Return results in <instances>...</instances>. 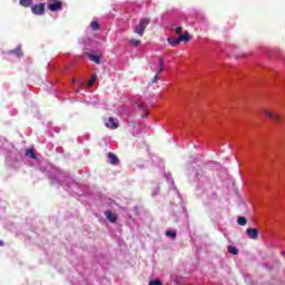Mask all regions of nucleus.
Listing matches in <instances>:
<instances>
[{
  "label": "nucleus",
  "instance_id": "obj_20",
  "mask_svg": "<svg viewBox=\"0 0 285 285\" xmlns=\"http://www.w3.org/2000/svg\"><path fill=\"white\" fill-rule=\"evenodd\" d=\"M91 28H92L94 31H98V30H99V24H98V22H97V21H92V22H91Z\"/></svg>",
  "mask_w": 285,
  "mask_h": 285
},
{
  "label": "nucleus",
  "instance_id": "obj_24",
  "mask_svg": "<svg viewBox=\"0 0 285 285\" xmlns=\"http://www.w3.org/2000/svg\"><path fill=\"white\" fill-rule=\"evenodd\" d=\"M181 31H183V27H177L176 33L179 35V36H181Z\"/></svg>",
  "mask_w": 285,
  "mask_h": 285
},
{
  "label": "nucleus",
  "instance_id": "obj_22",
  "mask_svg": "<svg viewBox=\"0 0 285 285\" xmlns=\"http://www.w3.org/2000/svg\"><path fill=\"white\" fill-rule=\"evenodd\" d=\"M148 285H164L159 279L156 281H149Z\"/></svg>",
  "mask_w": 285,
  "mask_h": 285
},
{
  "label": "nucleus",
  "instance_id": "obj_8",
  "mask_svg": "<svg viewBox=\"0 0 285 285\" xmlns=\"http://www.w3.org/2000/svg\"><path fill=\"white\" fill-rule=\"evenodd\" d=\"M107 157H109V164L114 166L119 164V159L114 153L109 151V154H107Z\"/></svg>",
  "mask_w": 285,
  "mask_h": 285
},
{
  "label": "nucleus",
  "instance_id": "obj_10",
  "mask_svg": "<svg viewBox=\"0 0 285 285\" xmlns=\"http://www.w3.org/2000/svg\"><path fill=\"white\" fill-rule=\"evenodd\" d=\"M167 41H168V43H169L171 47H177V46H179V43H180L179 38L169 37V38L167 39Z\"/></svg>",
  "mask_w": 285,
  "mask_h": 285
},
{
  "label": "nucleus",
  "instance_id": "obj_6",
  "mask_svg": "<svg viewBox=\"0 0 285 285\" xmlns=\"http://www.w3.org/2000/svg\"><path fill=\"white\" fill-rule=\"evenodd\" d=\"M55 2H51L50 4H48V9L51 11V12H57V11H60L62 10V2L60 1H57V0H53Z\"/></svg>",
  "mask_w": 285,
  "mask_h": 285
},
{
  "label": "nucleus",
  "instance_id": "obj_1",
  "mask_svg": "<svg viewBox=\"0 0 285 285\" xmlns=\"http://www.w3.org/2000/svg\"><path fill=\"white\" fill-rule=\"evenodd\" d=\"M151 18L147 17L139 21L135 27V33L144 37L147 27L150 24Z\"/></svg>",
  "mask_w": 285,
  "mask_h": 285
},
{
  "label": "nucleus",
  "instance_id": "obj_14",
  "mask_svg": "<svg viewBox=\"0 0 285 285\" xmlns=\"http://www.w3.org/2000/svg\"><path fill=\"white\" fill-rule=\"evenodd\" d=\"M227 252L234 256L238 255L239 250L237 249V247L234 246H228L227 247Z\"/></svg>",
  "mask_w": 285,
  "mask_h": 285
},
{
  "label": "nucleus",
  "instance_id": "obj_23",
  "mask_svg": "<svg viewBox=\"0 0 285 285\" xmlns=\"http://www.w3.org/2000/svg\"><path fill=\"white\" fill-rule=\"evenodd\" d=\"M159 80V73H156V76L154 77V79H151L150 83L154 85Z\"/></svg>",
  "mask_w": 285,
  "mask_h": 285
},
{
  "label": "nucleus",
  "instance_id": "obj_16",
  "mask_svg": "<svg viewBox=\"0 0 285 285\" xmlns=\"http://www.w3.org/2000/svg\"><path fill=\"white\" fill-rule=\"evenodd\" d=\"M166 237H171V239H176L177 234L174 230H166Z\"/></svg>",
  "mask_w": 285,
  "mask_h": 285
},
{
  "label": "nucleus",
  "instance_id": "obj_17",
  "mask_svg": "<svg viewBox=\"0 0 285 285\" xmlns=\"http://www.w3.org/2000/svg\"><path fill=\"white\" fill-rule=\"evenodd\" d=\"M237 222H238V225L240 226H245L247 224V220L244 216H239Z\"/></svg>",
  "mask_w": 285,
  "mask_h": 285
},
{
  "label": "nucleus",
  "instance_id": "obj_27",
  "mask_svg": "<svg viewBox=\"0 0 285 285\" xmlns=\"http://www.w3.org/2000/svg\"><path fill=\"white\" fill-rule=\"evenodd\" d=\"M146 117H148V114L141 115V118H146Z\"/></svg>",
  "mask_w": 285,
  "mask_h": 285
},
{
  "label": "nucleus",
  "instance_id": "obj_19",
  "mask_svg": "<svg viewBox=\"0 0 285 285\" xmlns=\"http://www.w3.org/2000/svg\"><path fill=\"white\" fill-rule=\"evenodd\" d=\"M26 156L27 157L31 156V158H33V159L37 158V155L33 153L32 149H28L27 153H26Z\"/></svg>",
  "mask_w": 285,
  "mask_h": 285
},
{
  "label": "nucleus",
  "instance_id": "obj_2",
  "mask_svg": "<svg viewBox=\"0 0 285 285\" xmlns=\"http://www.w3.org/2000/svg\"><path fill=\"white\" fill-rule=\"evenodd\" d=\"M151 18L147 17L139 21L135 27V33L144 37L147 27L150 24Z\"/></svg>",
  "mask_w": 285,
  "mask_h": 285
},
{
  "label": "nucleus",
  "instance_id": "obj_12",
  "mask_svg": "<svg viewBox=\"0 0 285 285\" xmlns=\"http://www.w3.org/2000/svg\"><path fill=\"white\" fill-rule=\"evenodd\" d=\"M178 39L180 42L181 41L188 42L190 41L191 37H190V33L186 31L185 35H179Z\"/></svg>",
  "mask_w": 285,
  "mask_h": 285
},
{
  "label": "nucleus",
  "instance_id": "obj_4",
  "mask_svg": "<svg viewBox=\"0 0 285 285\" xmlns=\"http://www.w3.org/2000/svg\"><path fill=\"white\" fill-rule=\"evenodd\" d=\"M31 12L36 16H42L46 12V6L43 4V2H39V4H33L31 7Z\"/></svg>",
  "mask_w": 285,
  "mask_h": 285
},
{
  "label": "nucleus",
  "instance_id": "obj_21",
  "mask_svg": "<svg viewBox=\"0 0 285 285\" xmlns=\"http://www.w3.org/2000/svg\"><path fill=\"white\" fill-rule=\"evenodd\" d=\"M96 80H97V76L96 75L91 76L88 86L91 87L96 82Z\"/></svg>",
  "mask_w": 285,
  "mask_h": 285
},
{
  "label": "nucleus",
  "instance_id": "obj_3",
  "mask_svg": "<svg viewBox=\"0 0 285 285\" xmlns=\"http://www.w3.org/2000/svg\"><path fill=\"white\" fill-rule=\"evenodd\" d=\"M263 112H264V115H266V117L272 119L273 122H275V124L282 122V116L279 115V112H273V111H269L268 109H263Z\"/></svg>",
  "mask_w": 285,
  "mask_h": 285
},
{
  "label": "nucleus",
  "instance_id": "obj_5",
  "mask_svg": "<svg viewBox=\"0 0 285 285\" xmlns=\"http://www.w3.org/2000/svg\"><path fill=\"white\" fill-rule=\"evenodd\" d=\"M246 234L248 236L249 239H254V240H257L258 237H259V232L257 228H254V227H249L246 229Z\"/></svg>",
  "mask_w": 285,
  "mask_h": 285
},
{
  "label": "nucleus",
  "instance_id": "obj_15",
  "mask_svg": "<svg viewBox=\"0 0 285 285\" xmlns=\"http://www.w3.org/2000/svg\"><path fill=\"white\" fill-rule=\"evenodd\" d=\"M158 60H159V70H158V75H160V73H163L164 72V57H159L158 58Z\"/></svg>",
  "mask_w": 285,
  "mask_h": 285
},
{
  "label": "nucleus",
  "instance_id": "obj_25",
  "mask_svg": "<svg viewBox=\"0 0 285 285\" xmlns=\"http://www.w3.org/2000/svg\"><path fill=\"white\" fill-rule=\"evenodd\" d=\"M134 212L136 213V216L140 215L139 208L137 207V205L134 207Z\"/></svg>",
  "mask_w": 285,
  "mask_h": 285
},
{
  "label": "nucleus",
  "instance_id": "obj_7",
  "mask_svg": "<svg viewBox=\"0 0 285 285\" xmlns=\"http://www.w3.org/2000/svg\"><path fill=\"white\" fill-rule=\"evenodd\" d=\"M105 217L107 220L111 222V223H116L117 220V215L115 213H112L111 210H106L104 213Z\"/></svg>",
  "mask_w": 285,
  "mask_h": 285
},
{
  "label": "nucleus",
  "instance_id": "obj_11",
  "mask_svg": "<svg viewBox=\"0 0 285 285\" xmlns=\"http://www.w3.org/2000/svg\"><path fill=\"white\" fill-rule=\"evenodd\" d=\"M87 56L89 57V59H90L92 62H95V63H97V65L101 63V57H100V56L92 55V53H89V55H87Z\"/></svg>",
  "mask_w": 285,
  "mask_h": 285
},
{
  "label": "nucleus",
  "instance_id": "obj_13",
  "mask_svg": "<svg viewBox=\"0 0 285 285\" xmlns=\"http://www.w3.org/2000/svg\"><path fill=\"white\" fill-rule=\"evenodd\" d=\"M19 4L22 8H30L32 6V0H19Z\"/></svg>",
  "mask_w": 285,
  "mask_h": 285
},
{
  "label": "nucleus",
  "instance_id": "obj_9",
  "mask_svg": "<svg viewBox=\"0 0 285 285\" xmlns=\"http://www.w3.org/2000/svg\"><path fill=\"white\" fill-rule=\"evenodd\" d=\"M105 126H106V128H109V129L118 128V125L115 122L114 117H109V122H106Z\"/></svg>",
  "mask_w": 285,
  "mask_h": 285
},
{
  "label": "nucleus",
  "instance_id": "obj_26",
  "mask_svg": "<svg viewBox=\"0 0 285 285\" xmlns=\"http://www.w3.org/2000/svg\"><path fill=\"white\" fill-rule=\"evenodd\" d=\"M4 243L0 239V247H3Z\"/></svg>",
  "mask_w": 285,
  "mask_h": 285
},
{
  "label": "nucleus",
  "instance_id": "obj_18",
  "mask_svg": "<svg viewBox=\"0 0 285 285\" xmlns=\"http://www.w3.org/2000/svg\"><path fill=\"white\" fill-rule=\"evenodd\" d=\"M139 43H140V40H137V39L129 40V45H131L132 47H138Z\"/></svg>",
  "mask_w": 285,
  "mask_h": 285
}]
</instances>
